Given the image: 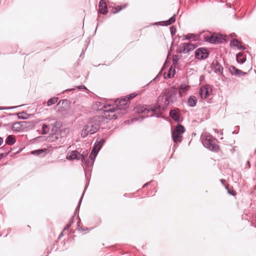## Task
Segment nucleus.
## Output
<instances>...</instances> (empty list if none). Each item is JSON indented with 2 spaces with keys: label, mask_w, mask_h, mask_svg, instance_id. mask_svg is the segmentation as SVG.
<instances>
[{
  "label": "nucleus",
  "mask_w": 256,
  "mask_h": 256,
  "mask_svg": "<svg viewBox=\"0 0 256 256\" xmlns=\"http://www.w3.org/2000/svg\"><path fill=\"white\" fill-rule=\"evenodd\" d=\"M102 121V117L96 116L90 120L86 124V128L90 131V134H94L97 132L100 128V126Z\"/></svg>",
  "instance_id": "nucleus-1"
},
{
  "label": "nucleus",
  "mask_w": 256,
  "mask_h": 256,
  "mask_svg": "<svg viewBox=\"0 0 256 256\" xmlns=\"http://www.w3.org/2000/svg\"><path fill=\"white\" fill-rule=\"evenodd\" d=\"M202 142L203 146L214 152H218L220 149V146L214 142L215 140L210 135H207L205 136H201Z\"/></svg>",
  "instance_id": "nucleus-2"
},
{
  "label": "nucleus",
  "mask_w": 256,
  "mask_h": 256,
  "mask_svg": "<svg viewBox=\"0 0 256 256\" xmlns=\"http://www.w3.org/2000/svg\"><path fill=\"white\" fill-rule=\"evenodd\" d=\"M176 94L177 89L174 86L171 87L168 90L163 94L166 96L165 106H164L163 109L166 110L168 106L174 104L176 100Z\"/></svg>",
  "instance_id": "nucleus-3"
},
{
  "label": "nucleus",
  "mask_w": 256,
  "mask_h": 256,
  "mask_svg": "<svg viewBox=\"0 0 256 256\" xmlns=\"http://www.w3.org/2000/svg\"><path fill=\"white\" fill-rule=\"evenodd\" d=\"M202 36L206 42L212 44L222 43L226 40V36H222L218 34H211L210 32H206L202 35Z\"/></svg>",
  "instance_id": "nucleus-4"
},
{
  "label": "nucleus",
  "mask_w": 256,
  "mask_h": 256,
  "mask_svg": "<svg viewBox=\"0 0 256 256\" xmlns=\"http://www.w3.org/2000/svg\"><path fill=\"white\" fill-rule=\"evenodd\" d=\"M106 110H104V114L100 116L102 117V120L104 118L107 120H116L119 118H122L123 115L120 112L116 111V109L114 106L112 108H107L106 106L104 107Z\"/></svg>",
  "instance_id": "nucleus-5"
},
{
  "label": "nucleus",
  "mask_w": 256,
  "mask_h": 256,
  "mask_svg": "<svg viewBox=\"0 0 256 256\" xmlns=\"http://www.w3.org/2000/svg\"><path fill=\"white\" fill-rule=\"evenodd\" d=\"M115 102L116 105L115 108L116 111L122 114L123 116L128 112L130 104L129 100L126 98H122L120 100L118 99Z\"/></svg>",
  "instance_id": "nucleus-6"
},
{
  "label": "nucleus",
  "mask_w": 256,
  "mask_h": 256,
  "mask_svg": "<svg viewBox=\"0 0 256 256\" xmlns=\"http://www.w3.org/2000/svg\"><path fill=\"white\" fill-rule=\"evenodd\" d=\"M85 177H86V186H85V187H84V192L81 196V197L79 200V202H78V204L75 210V211H74V216H76L77 214H78V212H79V211H80V205H81V203H82V198H83V197H84V193H85V192L87 188H88V186L89 185V183H90V174L88 176L86 172L85 171Z\"/></svg>",
  "instance_id": "nucleus-7"
},
{
  "label": "nucleus",
  "mask_w": 256,
  "mask_h": 256,
  "mask_svg": "<svg viewBox=\"0 0 256 256\" xmlns=\"http://www.w3.org/2000/svg\"><path fill=\"white\" fill-rule=\"evenodd\" d=\"M209 54L210 52L208 49H196L194 52L195 58L199 60L206 59Z\"/></svg>",
  "instance_id": "nucleus-8"
},
{
  "label": "nucleus",
  "mask_w": 256,
  "mask_h": 256,
  "mask_svg": "<svg viewBox=\"0 0 256 256\" xmlns=\"http://www.w3.org/2000/svg\"><path fill=\"white\" fill-rule=\"evenodd\" d=\"M212 68L214 69L215 73L220 74V76L224 77V75L223 70L224 68L220 63L218 60L214 62L211 64Z\"/></svg>",
  "instance_id": "nucleus-9"
},
{
  "label": "nucleus",
  "mask_w": 256,
  "mask_h": 256,
  "mask_svg": "<svg viewBox=\"0 0 256 256\" xmlns=\"http://www.w3.org/2000/svg\"><path fill=\"white\" fill-rule=\"evenodd\" d=\"M28 122H18L14 124L12 129L14 131L20 132L21 130L28 126L27 124H29Z\"/></svg>",
  "instance_id": "nucleus-10"
},
{
  "label": "nucleus",
  "mask_w": 256,
  "mask_h": 256,
  "mask_svg": "<svg viewBox=\"0 0 256 256\" xmlns=\"http://www.w3.org/2000/svg\"><path fill=\"white\" fill-rule=\"evenodd\" d=\"M80 153H79L76 150H74L68 152L66 156V158L68 160H80Z\"/></svg>",
  "instance_id": "nucleus-11"
},
{
  "label": "nucleus",
  "mask_w": 256,
  "mask_h": 256,
  "mask_svg": "<svg viewBox=\"0 0 256 256\" xmlns=\"http://www.w3.org/2000/svg\"><path fill=\"white\" fill-rule=\"evenodd\" d=\"M62 126V122L61 121L57 120L54 124L49 125L51 129L50 134L58 132Z\"/></svg>",
  "instance_id": "nucleus-12"
},
{
  "label": "nucleus",
  "mask_w": 256,
  "mask_h": 256,
  "mask_svg": "<svg viewBox=\"0 0 256 256\" xmlns=\"http://www.w3.org/2000/svg\"><path fill=\"white\" fill-rule=\"evenodd\" d=\"M179 110V109L176 108L174 110H171L169 112L170 116L174 121L177 122H180L181 121L180 116L178 112Z\"/></svg>",
  "instance_id": "nucleus-13"
},
{
  "label": "nucleus",
  "mask_w": 256,
  "mask_h": 256,
  "mask_svg": "<svg viewBox=\"0 0 256 256\" xmlns=\"http://www.w3.org/2000/svg\"><path fill=\"white\" fill-rule=\"evenodd\" d=\"M230 71L232 75H235L237 76H246L248 74L247 72H244L237 68L234 66H230Z\"/></svg>",
  "instance_id": "nucleus-14"
},
{
  "label": "nucleus",
  "mask_w": 256,
  "mask_h": 256,
  "mask_svg": "<svg viewBox=\"0 0 256 256\" xmlns=\"http://www.w3.org/2000/svg\"><path fill=\"white\" fill-rule=\"evenodd\" d=\"M148 112H156L157 111H164L166 110L163 109L164 106H161L158 104L156 102V104H152L150 105H148Z\"/></svg>",
  "instance_id": "nucleus-15"
},
{
  "label": "nucleus",
  "mask_w": 256,
  "mask_h": 256,
  "mask_svg": "<svg viewBox=\"0 0 256 256\" xmlns=\"http://www.w3.org/2000/svg\"><path fill=\"white\" fill-rule=\"evenodd\" d=\"M174 50V49H170V50L168 52L167 58L164 62L160 72L154 79L157 78L159 76H161L162 72L168 66V65L170 64V59H169V56L171 54V52H172Z\"/></svg>",
  "instance_id": "nucleus-16"
},
{
  "label": "nucleus",
  "mask_w": 256,
  "mask_h": 256,
  "mask_svg": "<svg viewBox=\"0 0 256 256\" xmlns=\"http://www.w3.org/2000/svg\"><path fill=\"white\" fill-rule=\"evenodd\" d=\"M190 88V86L186 83H182L178 87L180 97H182L184 92H186Z\"/></svg>",
  "instance_id": "nucleus-17"
},
{
  "label": "nucleus",
  "mask_w": 256,
  "mask_h": 256,
  "mask_svg": "<svg viewBox=\"0 0 256 256\" xmlns=\"http://www.w3.org/2000/svg\"><path fill=\"white\" fill-rule=\"evenodd\" d=\"M134 110L139 114L148 113V105H138L134 108Z\"/></svg>",
  "instance_id": "nucleus-18"
},
{
  "label": "nucleus",
  "mask_w": 256,
  "mask_h": 256,
  "mask_svg": "<svg viewBox=\"0 0 256 256\" xmlns=\"http://www.w3.org/2000/svg\"><path fill=\"white\" fill-rule=\"evenodd\" d=\"M88 154V152L87 150L84 151L82 154H80V160H81V161L82 163H84L86 166H89L90 162L87 158Z\"/></svg>",
  "instance_id": "nucleus-19"
},
{
  "label": "nucleus",
  "mask_w": 256,
  "mask_h": 256,
  "mask_svg": "<svg viewBox=\"0 0 256 256\" xmlns=\"http://www.w3.org/2000/svg\"><path fill=\"white\" fill-rule=\"evenodd\" d=\"M172 137L174 143L180 142L182 141V135L173 130L172 132Z\"/></svg>",
  "instance_id": "nucleus-20"
},
{
  "label": "nucleus",
  "mask_w": 256,
  "mask_h": 256,
  "mask_svg": "<svg viewBox=\"0 0 256 256\" xmlns=\"http://www.w3.org/2000/svg\"><path fill=\"white\" fill-rule=\"evenodd\" d=\"M99 11L102 14H106L107 13V5L104 0H101L99 4Z\"/></svg>",
  "instance_id": "nucleus-21"
},
{
  "label": "nucleus",
  "mask_w": 256,
  "mask_h": 256,
  "mask_svg": "<svg viewBox=\"0 0 256 256\" xmlns=\"http://www.w3.org/2000/svg\"><path fill=\"white\" fill-rule=\"evenodd\" d=\"M209 89L208 88H201L200 90V95L202 98L205 99L210 95Z\"/></svg>",
  "instance_id": "nucleus-22"
},
{
  "label": "nucleus",
  "mask_w": 256,
  "mask_h": 256,
  "mask_svg": "<svg viewBox=\"0 0 256 256\" xmlns=\"http://www.w3.org/2000/svg\"><path fill=\"white\" fill-rule=\"evenodd\" d=\"M46 150L45 148H40L31 151L30 153L34 156H44L46 154Z\"/></svg>",
  "instance_id": "nucleus-23"
},
{
  "label": "nucleus",
  "mask_w": 256,
  "mask_h": 256,
  "mask_svg": "<svg viewBox=\"0 0 256 256\" xmlns=\"http://www.w3.org/2000/svg\"><path fill=\"white\" fill-rule=\"evenodd\" d=\"M197 103V99L195 96H190L188 100V105L190 107H194Z\"/></svg>",
  "instance_id": "nucleus-24"
},
{
  "label": "nucleus",
  "mask_w": 256,
  "mask_h": 256,
  "mask_svg": "<svg viewBox=\"0 0 256 256\" xmlns=\"http://www.w3.org/2000/svg\"><path fill=\"white\" fill-rule=\"evenodd\" d=\"M236 60L238 63L242 64L246 61V58L242 52H239L236 54Z\"/></svg>",
  "instance_id": "nucleus-25"
},
{
  "label": "nucleus",
  "mask_w": 256,
  "mask_h": 256,
  "mask_svg": "<svg viewBox=\"0 0 256 256\" xmlns=\"http://www.w3.org/2000/svg\"><path fill=\"white\" fill-rule=\"evenodd\" d=\"M16 142L15 136L13 135H8L5 140L6 144L9 146H12Z\"/></svg>",
  "instance_id": "nucleus-26"
},
{
  "label": "nucleus",
  "mask_w": 256,
  "mask_h": 256,
  "mask_svg": "<svg viewBox=\"0 0 256 256\" xmlns=\"http://www.w3.org/2000/svg\"><path fill=\"white\" fill-rule=\"evenodd\" d=\"M105 142L106 140L104 139H102L100 140H96L94 144L93 148L100 151Z\"/></svg>",
  "instance_id": "nucleus-27"
},
{
  "label": "nucleus",
  "mask_w": 256,
  "mask_h": 256,
  "mask_svg": "<svg viewBox=\"0 0 256 256\" xmlns=\"http://www.w3.org/2000/svg\"><path fill=\"white\" fill-rule=\"evenodd\" d=\"M176 74L175 68H174L172 66L168 69V72L166 75V74H164V77L165 78H170L174 77V75Z\"/></svg>",
  "instance_id": "nucleus-28"
},
{
  "label": "nucleus",
  "mask_w": 256,
  "mask_h": 256,
  "mask_svg": "<svg viewBox=\"0 0 256 256\" xmlns=\"http://www.w3.org/2000/svg\"><path fill=\"white\" fill-rule=\"evenodd\" d=\"M165 100L166 96H164L163 94H162L158 97L156 100V102L159 105L165 106Z\"/></svg>",
  "instance_id": "nucleus-29"
},
{
  "label": "nucleus",
  "mask_w": 256,
  "mask_h": 256,
  "mask_svg": "<svg viewBox=\"0 0 256 256\" xmlns=\"http://www.w3.org/2000/svg\"><path fill=\"white\" fill-rule=\"evenodd\" d=\"M68 130L67 128H63L60 130L59 132H58L60 136V140H59V142L60 144H62L63 142H62V140L63 138L66 136L67 133L68 132Z\"/></svg>",
  "instance_id": "nucleus-30"
},
{
  "label": "nucleus",
  "mask_w": 256,
  "mask_h": 256,
  "mask_svg": "<svg viewBox=\"0 0 256 256\" xmlns=\"http://www.w3.org/2000/svg\"><path fill=\"white\" fill-rule=\"evenodd\" d=\"M230 44L231 46L236 47L237 48H244V46H242L240 42L236 39H233L232 40Z\"/></svg>",
  "instance_id": "nucleus-31"
},
{
  "label": "nucleus",
  "mask_w": 256,
  "mask_h": 256,
  "mask_svg": "<svg viewBox=\"0 0 256 256\" xmlns=\"http://www.w3.org/2000/svg\"><path fill=\"white\" fill-rule=\"evenodd\" d=\"M174 131L182 135V134L185 132L186 130L182 125L180 124Z\"/></svg>",
  "instance_id": "nucleus-32"
},
{
  "label": "nucleus",
  "mask_w": 256,
  "mask_h": 256,
  "mask_svg": "<svg viewBox=\"0 0 256 256\" xmlns=\"http://www.w3.org/2000/svg\"><path fill=\"white\" fill-rule=\"evenodd\" d=\"M16 114L18 116V118L20 120H26L28 116V114L24 111Z\"/></svg>",
  "instance_id": "nucleus-33"
},
{
  "label": "nucleus",
  "mask_w": 256,
  "mask_h": 256,
  "mask_svg": "<svg viewBox=\"0 0 256 256\" xmlns=\"http://www.w3.org/2000/svg\"><path fill=\"white\" fill-rule=\"evenodd\" d=\"M50 128L49 126L46 124H43L42 126V134L43 135L46 134L48 133Z\"/></svg>",
  "instance_id": "nucleus-34"
},
{
  "label": "nucleus",
  "mask_w": 256,
  "mask_h": 256,
  "mask_svg": "<svg viewBox=\"0 0 256 256\" xmlns=\"http://www.w3.org/2000/svg\"><path fill=\"white\" fill-rule=\"evenodd\" d=\"M88 134H90V131L87 128H86V126H85L82 131L81 136L84 138L88 136Z\"/></svg>",
  "instance_id": "nucleus-35"
},
{
  "label": "nucleus",
  "mask_w": 256,
  "mask_h": 256,
  "mask_svg": "<svg viewBox=\"0 0 256 256\" xmlns=\"http://www.w3.org/2000/svg\"><path fill=\"white\" fill-rule=\"evenodd\" d=\"M58 100V98H57V97H54V98H50L47 102V106H51L54 104H56Z\"/></svg>",
  "instance_id": "nucleus-36"
},
{
  "label": "nucleus",
  "mask_w": 256,
  "mask_h": 256,
  "mask_svg": "<svg viewBox=\"0 0 256 256\" xmlns=\"http://www.w3.org/2000/svg\"><path fill=\"white\" fill-rule=\"evenodd\" d=\"M150 117L156 116L158 118H164L162 113L160 111H158V112H154V114H150Z\"/></svg>",
  "instance_id": "nucleus-37"
},
{
  "label": "nucleus",
  "mask_w": 256,
  "mask_h": 256,
  "mask_svg": "<svg viewBox=\"0 0 256 256\" xmlns=\"http://www.w3.org/2000/svg\"><path fill=\"white\" fill-rule=\"evenodd\" d=\"M74 216L70 220V221L68 222V224L66 225V226H65L64 230H68L70 226H72V224L74 223Z\"/></svg>",
  "instance_id": "nucleus-38"
},
{
  "label": "nucleus",
  "mask_w": 256,
  "mask_h": 256,
  "mask_svg": "<svg viewBox=\"0 0 256 256\" xmlns=\"http://www.w3.org/2000/svg\"><path fill=\"white\" fill-rule=\"evenodd\" d=\"M51 134H52L51 138H52V142L56 141L58 140H60V136L58 133L56 132V133Z\"/></svg>",
  "instance_id": "nucleus-39"
},
{
  "label": "nucleus",
  "mask_w": 256,
  "mask_h": 256,
  "mask_svg": "<svg viewBox=\"0 0 256 256\" xmlns=\"http://www.w3.org/2000/svg\"><path fill=\"white\" fill-rule=\"evenodd\" d=\"M175 20L176 19L174 16H173L171 18H170L168 20H166L164 22L165 24V25L168 26L174 22H175Z\"/></svg>",
  "instance_id": "nucleus-40"
},
{
  "label": "nucleus",
  "mask_w": 256,
  "mask_h": 256,
  "mask_svg": "<svg viewBox=\"0 0 256 256\" xmlns=\"http://www.w3.org/2000/svg\"><path fill=\"white\" fill-rule=\"evenodd\" d=\"M12 148H8V150L6 152L0 153V160L4 156H8Z\"/></svg>",
  "instance_id": "nucleus-41"
},
{
  "label": "nucleus",
  "mask_w": 256,
  "mask_h": 256,
  "mask_svg": "<svg viewBox=\"0 0 256 256\" xmlns=\"http://www.w3.org/2000/svg\"><path fill=\"white\" fill-rule=\"evenodd\" d=\"M99 151L96 150V149H94V148H92V152H90V157H92V156L94 157V158H96L98 153Z\"/></svg>",
  "instance_id": "nucleus-42"
},
{
  "label": "nucleus",
  "mask_w": 256,
  "mask_h": 256,
  "mask_svg": "<svg viewBox=\"0 0 256 256\" xmlns=\"http://www.w3.org/2000/svg\"><path fill=\"white\" fill-rule=\"evenodd\" d=\"M137 95H138L137 93L133 92V93H132V94H128L126 96V98L127 99L129 100V101H130L131 99L135 98Z\"/></svg>",
  "instance_id": "nucleus-43"
},
{
  "label": "nucleus",
  "mask_w": 256,
  "mask_h": 256,
  "mask_svg": "<svg viewBox=\"0 0 256 256\" xmlns=\"http://www.w3.org/2000/svg\"><path fill=\"white\" fill-rule=\"evenodd\" d=\"M195 48L194 44L191 42L190 43H184L182 48H190V46Z\"/></svg>",
  "instance_id": "nucleus-44"
},
{
  "label": "nucleus",
  "mask_w": 256,
  "mask_h": 256,
  "mask_svg": "<svg viewBox=\"0 0 256 256\" xmlns=\"http://www.w3.org/2000/svg\"><path fill=\"white\" fill-rule=\"evenodd\" d=\"M194 49H178L179 52H183L184 54H187L188 52H190L192 50H194Z\"/></svg>",
  "instance_id": "nucleus-45"
},
{
  "label": "nucleus",
  "mask_w": 256,
  "mask_h": 256,
  "mask_svg": "<svg viewBox=\"0 0 256 256\" xmlns=\"http://www.w3.org/2000/svg\"><path fill=\"white\" fill-rule=\"evenodd\" d=\"M178 56H176V55H174L173 56V58H172V62H173V64L174 65H176L178 64Z\"/></svg>",
  "instance_id": "nucleus-46"
},
{
  "label": "nucleus",
  "mask_w": 256,
  "mask_h": 256,
  "mask_svg": "<svg viewBox=\"0 0 256 256\" xmlns=\"http://www.w3.org/2000/svg\"><path fill=\"white\" fill-rule=\"evenodd\" d=\"M195 37H196V36L194 35V34H188L186 36V39L190 40V39H191V38H194Z\"/></svg>",
  "instance_id": "nucleus-47"
},
{
  "label": "nucleus",
  "mask_w": 256,
  "mask_h": 256,
  "mask_svg": "<svg viewBox=\"0 0 256 256\" xmlns=\"http://www.w3.org/2000/svg\"><path fill=\"white\" fill-rule=\"evenodd\" d=\"M19 106H9V107H3L0 108L1 110H10V109H14L16 108H18Z\"/></svg>",
  "instance_id": "nucleus-48"
},
{
  "label": "nucleus",
  "mask_w": 256,
  "mask_h": 256,
  "mask_svg": "<svg viewBox=\"0 0 256 256\" xmlns=\"http://www.w3.org/2000/svg\"><path fill=\"white\" fill-rule=\"evenodd\" d=\"M68 100H66V99H65V100H60V102L58 104V105H60L61 102H62V104H67L68 103Z\"/></svg>",
  "instance_id": "nucleus-49"
},
{
  "label": "nucleus",
  "mask_w": 256,
  "mask_h": 256,
  "mask_svg": "<svg viewBox=\"0 0 256 256\" xmlns=\"http://www.w3.org/2000/svg\"><path fill=\"white\" fill-rule=\"evenodd\" d=\"M225 187H226V188L228 190V192L229 194L231 195V196H234L235 194H236V192H232L230 191V189H228V188L225 186Z\"/></svg>",
  "instance_id": "nucleus-50"
},
{
  "label": "nucleus",
  "mask_w": 256,
  "mask_h": 256,
  "mask_svg": "<svg viewBox=\"0 0 256 256\" xmlns=\"http://www.w3.org/2000/svg\"><path fill=\"white\" fill-rule=\"evenodd\" d=\"M90 160H91V164H89V166H92L94 163V162L95 160V159H96V158L94 157V156H92V157H90Z\"/></svg>",
  "instance_id": "nucleus-51"
},
{
  "label": "nucleus",
  "mask_w": 256,
  "mask_h": 256,
  "mask_svg": "<svg viewBox=\"0 0 256 256\" xmlns=\"http://www.w3.org/2000/svg\"><path fill=\"white\" fill-rule=\"evenodd\" d=\"M76 88L78 90L84 89L87 90V88L84 85H80L78 86H76Z\"/></svg>",
  "instance_id": "nucleus-52"
},
{
  "label": "nucleus",
  "mask_w": 256,
  "mask_h": 256,
  "mask_svg": "<svg viewBox=\"0 0 256 256\" xmlns=\"http://www.w3.org/2000/svg\"><path fill=\"white\" fill-rule=\"evenodd\" d=\"M77 218H78V222H77V226H78V228H80V219L79 217L78 214V216H77Z\"/></svg>",
  "instance_id": "nucleus-53"
},
{
  "label": "nucleus",
  "mask_w": 256,
  "mask_h": 256,
  "mask_svg": "<svg viewBox=\"0 0 256 256\" xmlns=\"http://www.w3.org/2000/svg\"><path fill=\"white\" fill-rule=\"evenodd\" d=\"M8 148H10V147H5L4 146L0 148V149L3 151H4V152L7 151Z\"/></svg>",
  "instance_id": "nucleus-54"
},
{
  "label": "nucleus",
  "mask_w": 256,
  "mask_h": 256,
  "mask_svg": "<svg viewBox=\"0 0 256 256\" xmlns=\"http://www.w3.org/2000/svg\"><path fill=\"white\" fill-rule=\"evenodd\" d=\"M177 147H178V145L176 144V143H174V144L173 148H172L173 152H174L175 150L177 148Z\"/></svg>",
  "instance_id": "nucleus-55"
},
{
  "label": "nucleus",
  "mask_w": 256,
  "mask_h": 256,
  "mask_svg": "<svg viewBox=\"0 0 256 256\" xmlns=\"http://www.w3.org/2000/svg\"><path fill=\"white\" fill-rule=\"evenodd\" d=\"M152 182H153V180H152L150 182H148L146 183L142 186L143 188H144L146 186H148V185H149Z\"/></svg>",
  "instance_id": "nucleus-56"
},
{
  "label": "nucleus",
  "mask_w": 256,
  "mask_h": 256,
  "mask_svg": "<svg viewBox=\"0 0 256 256\" xmlns=\"http://www.w3.org/2000/svg\"><path fill=\"white\" fill-rule=\"evenodd\" d=\"M64 230H63V231L60 234L58 239H60L63 236H64Z\"/></svg>",
  "instance_id": "nucleus-57"
},
{
  "label": "nucleus",
  "mask_w": 256,
  "mask_h": 256,
  "mask_svg": "<svg viewBox=\"0 0 256 256\" xmlns=\"http://www.w3.org/2000/svg\"><path fill=\"white\" fill-rule=\"evenodd\" d=\"M74 89L75 88H68V89L66 90L64 92H70V91L74 90Z\"/></svg>",
  "instance_id": "nucleus-58"
},
{
  "label": "nucleus",
  "mask_w": 256,
  "mask_h": 256,
  "mask_svg": "<svg viewBox=\"0 0 256 256\" xmlns=\"http://www.w3.org/2000/svg\"><path fill=\"white\" fill-rule=\"evenodd\" d=\"M3 142H4L3 138L0 136V146L2 144Z\"/></svg>",
  "instance_id": "nucleus-59"
},
{
  "label": "nucleus",
  "mask_w": 256,
  "mask_h": 256,
  "mask_svg": "<svg viewBox=\"0 0 256 256\" xmlns=\"http://www.w3.org/2000/svg\"><path fill=\"white\" fill-rule=\"evenodd\" d=\"M51 250H49L48 249H46V256H48L50 253Z\"/></svg>",
  "instance_id": "nucleus-60"
},
{
  "label": "nucleus",
  "mask_w": 256,
  "mask_h": 256,
  "mask_svg": "<svg viewBox=\"0 0 256 256\" xmlns=\"http://www.w3.org/2000/svg\"><path fill=\"white\" fill-rule=\"evenodd\" d=\"M246 164H248V168H250V161H248V160L246 162Z\"/></svg>",
  "instance_id": "nucleus-61"
},
{
  "label": "nucleus",
  "mask_w": 256,
  "mask_h": 256,
  "mask_svg": "<svg viewBox=\"0 0 256 256\" xmlns=\"http://www.w3.org/2000/svg\"><path fill=\"white\" fill-rule=\"evenodd\" d=\"M220 182H222V184L224 185V180H223V179H221V180H220Z\"/></svg>",
  "instance_id": "nucleus-62"
},
{
  "label": "nucleus",
  "mask_w": 256,
  "mask_h": 256,
  "mask_svg": "<svg viewBox=\"0 0 256 256\" xmlns=\"http://www.w3.org/2000/svg\"><path fill=\"white\" fill-rule=\"evenodd\" d=\"M86 49H82V54H84V52H86Z\"/></svg>",
  "instance_id": "nucleus-63"
},
{
  "label": "nucleus",
  "mask_w": 256,
  "mask_h": 256,
  "mask_svg": "<svg viewBox=\"0 0 256 256\" xmlns=\"http://www.w3.org/2000/svg\"><path fill=\"white\" fill-rule=\"evenodd\" d=\"M230 36H232H232H236V34H234V33H232V34H230Z\"/></svg>",
  "instance_id": "nucleus-64"
}]
</instances>
